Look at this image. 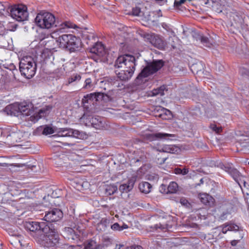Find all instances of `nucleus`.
I'll return each instance as SVG.
<instances>
[{
	"label": "nucleus",
	"instance_id": "2eb2a0df",
	"mask_svg": "<svg viewBox=\"0 0 249 249\" xmlns=\"http://www.w3.org/2000/svg\"><path fill=\"white\" fill-rule=\"evenodd\" d=\"M136 180V177H133L129 178L126 183L120 185L119 191L122 193H127L132 190Z\"/></svg>",
	"mask_w": 249,
	"mask_h": 249
},
{
	"label": "nucleus",
	"instance_id": "7c9ffc66",
	"mask_svg": "<svg viewBox=\"0 0 249 249\" xmlns=\"http://www.w3.org/2000/svg\"><path fill=\"white\" fill-rule=\"evenodd\" d=\"M107 219H102L97 225V229L99 231H105L108 223Z\"/></svg>",
	"mask_w": 249,
	"mask_h": 249
},
{
	"label": "nucleus",
	"instance_id": "a211bd4d",
	"mask_svg": "<svg viewBox=\"0 0 249 249\" xmlns=\"http://www.w3.org/2000/svg\"><path fill=\"white\" fill-rule=\"evenodd\" d=\"M150 42L159 49L162 50L165 48L166 44L164 41L159 36H154L151 37Z\"/></svg>",
	"mask_w": 249,
	"mask_h": 249
},
{
	"label": "nucleus",
	"instance_id": "c03bdc74",
	"mask_svg": "<svg viewBox=\"0 0 249 249\" xmlns=\"http://www.w3.org/2000/svg\"><path fill=\"white\" fill-rule=\"evenodd\" d=\"M186 0H175L174 2V6L178 8L179 6H180L182 4H183Z\"/></svg>",
	"mask_w": 249,
	"mask_h": 249
},
{
	"label": "nucleus",
	"instance_id": "72a5a7b5",
	"mask_svg": "<svg viewBox=\"0 0 249 249\" xmlns=\"http://www.w3.org/2000/svg\"><path fill=\"white\" fill-rule=\"evenodd\" d=\"M93 87L92 80L90 78H87L85 81L84 85L82 89H90Z\"/></svg>",
	"mask_w": 249,
	"mask_h": 249
},
{
	"label": "nucleus",
	"instance_id": "412c9836",
	"mask_svg": "<svg viewBox=\"0 0 249 249\" xmlns=\"http://www.w3.org/2000/svg\"><path fill=\"white\" fill-rule=\"evenodd\" d=\"M158 150L160 152L175 153L178 152V147L174 145H164L160 148Z\"/></svg>",
	"mask_w": 249,
	"mask_h": 249
},
{
	"label": "nucleus",
	"instance_id": "1a4fd4ad",
	"mask_svg": "<svg viewBox=\"0 0 249 249\" xmlns=\"http://www.w3.org/2000/svg\"><path fill=\"white\" fill-rule=\"evenodd\" d=\"M81 121L83 122L87 126L91 125L97 129L106 128L107 124L106 119L98 116L84 115L81 118Z\"/></svg>",
	"mask_w": 249,
	"mask_h": 249
},
{
	"label": "nucleus",
	"instance_id": "a18cd8bd",
	"mask_svg": "<svg viewBox=\"0 0 249 249\" xmlns=\"http://www.w3.org/2000/svg\"><path fill=\"white\" fill-rule=\"evenodd\" d=\"M241 184H243L244 187L247 188L249 190V192H247V194L249 195V183L244 180H241Z\"/></svg>",
	"mask_w": 249,
	"mask_h": 249
},
{
	"label": "nucleus",
	"instance_id": "13d9d810",
	"mask_svg": "<svg viewBox=\"0 0 249 249\" xmlns=\"http://www.w3.org/2000/svg\"><path fill=\"white\" fill-rule=\"evenodd\" d=\"M163 111H165V113H166V112H168V113H170V110H167V109H163Z\"/></svg>",
	"mask_w": 249,
	"mask_h": 249
},
{
	"label": "nucleus",
	"instance_id": "a878e982",
	"mask_svg": "<svg viewBox=\"0 0 249 249\" xmlns=\"http://www.w3.org/2000/svg\"><path fill=\"white\" fill-rule=\"evenodd\" d=\"M45 114L46 111L45 110L41 109L37 113H35L33 115L31 116L29 118V120L34 123H36L39 119L41 118L42 117H44L45 115Z\"/></svg>",
	"mask_w": 249,
	"mask_h": 249
},
{
	"label": "nucleus",
	"instance_id": "4c0bfd02",
	"mask_svg": "<svg viewBox=\"0 0 249 249\" xmlns=\"http://www.w3.org/2000/svg\"><path fill=\"white\" fill-rule=\"evenodd\" d=\"M179 202L182 206L190 208L191 206V204L189 202L188 200L184 197H182L180 199Z\"/></svg>",
	"mask_w": 249,
	"mask_h": 249
},
{
	"label": "nucleus",
	"instance_id": "e2e57ef3",
	"mask_svg": "<svg viewBox=\"0 0 249 249\" xmlns=\"http://www.w3.org/2000/svg\"><path fill=\"white\" fill-rule=\"evenodd\" d=\"M79 227H78L77 228H76V230H78L79 232H81L80 230H79Z\"/></svg>",
	"mask_w": 249,
	"mask_h": 249
},
{
	"label": "nucleus",
	"instance_id": "69168bd1",
	"mask_svg": "<svg viewBox=\"0 0 249 249\" xmlns=\"http://www.w3.org/2000/svg\"><path fill=\"white\" fill-rule=\"evenodd\" d=\"M172 46L173 48H174H174H175V47H175V46H174V45H172Z\"/></svg>",
	"mask_w": 249,
	"mask_h": 249
},
{
	"label": "nucleus",
	"instance_id": "de8ad7c7",
	"mask_svg": "<svg viewBox=\"0 0 249 249\" xmlns=\"http://www.w3.org/2000/svg\"><path fill=\"white\" fill-rule=\"evenodd\" d=\"M17 134L16 133H12L10 135H9L8 137L10 138H12L13 141H15L17 142V140L16 139L17 137Z\"/></svg>",
	"mask_w": 249,
	"mask_h": 249
},
{
	"label": "nucleus",
	"instance_id": "f3484780",
	"mask_svg": "<svg viewBox=\"0 0 249 249\" xmlns=\"http://www.w3.org/2000/svg\"><path fill=\"white\" fill-rule=\"evenodd\" d=\"M90 52L102 57L105 54V48L101 42H97L90 49Z\"/></svg>",
	"mask_w": 249,
	"mask_h": 249
},
{
	"label": "nucleus",
	"instance_id": "052dcab7",
	"mask_svg": "<svg viewBox=\"0 0 249 249\" xmlns=\"http://www.w3.org/2000/svg\"><path fill=\"white\" fill-rule=\"evenodd\" d=\"M200 184H198V185H200V184H202L203 183V178H201L200 180Z\"/></svg>",
	"mask_w": 249,
	"mask_h": 249
},
{
	"label": "nucleus",
	"instance_id": "79ce46f5",
	"mask_svg": "<svg viewBox=\"0 0 249 249\" xmlns=\"http://www.w3.org/2000/svg\"><path fill=\"white\" fill-rule=\"evenodd\" d=\"M96 94L95 96V101H98L99 100H102L103 99L104 97V94L103 93L101 92H95Z\"/></svg>",
	"mask_w": 249,
	"mask_h": 249
},
{
	"label": "nucleus",
	"instance_id": "0e129e2a",
	"mask_svg": "<svg viewBox=\"0 0 249 249\" xmlns=\"http://www.w3.org/2000/svg\"><path fill=\"white\" fill-rule=\"evenodd\" d=\"M201 65V66H200V70H196V72H197L199 71V70H200V71L201 70V68L202 67V65Z\"/></svg>",
	"mask_w": 249,
	"mask_h": 249
},
{
	"label": "nucleus",
	"instance_id": "dca6fc26",
	"mask_svg": "<svg viewBox=\"0 0 249 249\" xmlns=\"http://www.w3.org/2000/svg\"><path fill=\"white\" fill-rule=\"evenodd\" d=\"M134 72L131 70L124 69L121 71L118 72L116 71L117 77L122 81H126L129 80L133 75Z\"/></svg>",
	"mask_w": 249,
	"mask_h": 249
},
{
	"label": "nucleus",
	"instance_id": "58836bf2",
	"mask_svg": "<svg viewBox=\"0 0 249 249\" xmlns=\"http://www.w3.org/2000/svg\"><path fill=\"white\" fill-rule=\"evenodd\" d=\"M141 12V8L138 7L133 8L132 10V13L133 16H139Z\"/></svg>",
	"mask_w": 249,
	"mask_h": 249
},
{
	"label": "nucleus",
	"instance_id": "f03ea898",
	"mask_svg": "<svg viewBox=\"0 0 249 249\" xmlns=\"http://www.w3.org/2000/svg\"><path fill=\"white\" fill-rule=\"evenodd\" d=\"M48 226L49 231L47 232H43L36 241L44 247H53L59 242V236L56 227L57 225L50 223Z\"/></svg>",
	"mask_w": 249,
	"mask_h": 249
},
{
	"label": "nucleus",
	"instance_id": "c85d7f7f",
	"mask_svg": "<svg viewBox=\"0 0 249 249\" xmlns=\"http://www.w3.org/2000/svg\"><path fill=\"white\" fill-rule=\"evenodd\" d=\"M84 246V249H95L97 247L96 243L92 240L85 242Z\"/></svg>",
	"mask_w": 249,
	"mask_h": 249
},
{
	"label": "nucleus",
	"instance_id": "864d4df0",
	"mask_svg": "<svg viewBox=\"0 0 249 249\" xmlns=\"http://www.w3.org/2000/svg\"><path fill=\"white\" fill-rule=\"evenodd\" d=\"M128 228V226H127V225H126L124 223H123L122 226H121V230L123 231V230L127 229Z\"/></svg>",
	"mask_w": 249,
	"mask_h": 249
},
{
	"label": "nucleus",
	"instance_id": "37998d69",
	"mask_svg": "<svg viewBox=\"0 0 249 249\" xmlns=\"http://www.w3.org/2000/svg\"><path fill=\"white\" fill-rule=\"evenodd\" d=\"M111 228L113 230L119 231H122V230H121V226L118 223H115L114 224H113L111 226Z\"/></svg>",
	"mask_w": 249,
	"mask_h": 249
},
{
	"label": "nucleus",
	"instance_id": "6ab92c4d",
	"mask_svg": "<svg viewBox=\"0 0 249 249\" xmlns=\"http://www.w3.org/2000/svg\"><path fill=\"white\" fill-rule=\"evenodd\" d=\"M166 185L162 184L160 186L161 189H164L163 192L166 194L176 193L178 189V184L174 181L171 182L168 186L167 189H165Z\"/></svg>",
	"mask_w": 249,
	"mask_h": 249
},
{
	"label": "nucleus",
	"instance_id": "bb28decb",
	"mask_svg": "<svg viewBox=\"0 0 249 249\" xmlns=\"http://www.w3.org/2000/svg\"><path fill=\"white\" fill-rule=\"evenodd\" d=\"M196 215L200 219H206L208 215V210L206 208H201L197 210Z\"/></svg>",
	"mask_w": 249,
	"mask_h": 249
},
{
	"label": "nucleus",
	"instance_id": "c756f323",
	"mask_svg": "<svg viewBox=\"0 0 249 249\" xmlns=\"http://www.w3.org/2000/svg\"><path fill=\"white\" fill-rule=\"evenodd\" d=\"M118 190L117 187L115 185L107 186L106 189V193L107 195L111 196L115 193Z\"/></svg>",
	"mask_w": 249,
	"mask_h": 249
},
{
	"label": "nucleus",
	"instance_id": "6e6552de",
	"mask_svg": "<svg viewBox=\"0 0 249 249\" xmlns=\"http://www.w3.org/2000/svg\"><path fill=\"white\" fill-rule=\"evenodd\" d=\"M135 61V57L133 55L128 54L121 55L116 60L114 67L117 68L126 69L134 72L136 66Z\"/></svg>",
	"mask_w": 249,
	"mask_h": 249
},
{
	"label": "nucleus",
	"instance_id": "8fccbe9b",
	"mask_svg": "<svg viewBox=\"0 0 249 249\" xmlns=\"http://www.w3.org/2000/svg\"><path fill=\"white\" fill-rule=\"evenodd\" d=\"M63 144L64 146H69V147H72L75 145V143H69V142H63Z\"/></svg>",
	"mask_w": 249,
	"mask_h": 249
},
{
	"label": "nucleus",
	"instance_id": "f8f14e48",
	"mask_svg": "<svg viewBox=\"0 0 249 249\" xmlns=\"http://www.w3.org/2000/svg\"><path fill=\"white\" fill-rule=\"evenodd\" d=\"M63 217L62 211L59 209L54 208L46 213L44 219L47 224H52V222L60 220Z\"/></svg>",
	"mask_w": 249,
	"mask_h": 249
},
{
	"label": "nucleus",
	"instance_id": "cd10ccee",
	"mask_svg": "<svg viewBox=\"0 0 249 249\" xmlns=\"http://www.w3.org/2000/svg\"><path fill=\"white\" fill-rule=\"evenodd\" d=\"M81 78V76L80 74L77 73H74L68 79V84L66 85H68L72 84L73 82H77L80 81Z\"/></svg>",
	"mask_w": 249,
	"mask_h": 249
},
{
	"label": "nucleus",
	"instance_id": "423d86ee",
	"mask_svg": "<svg viewBox=\"0 0 249 249\" xmlns=\"http://www.w3.org/2000/svg\"><path fill=\"white\" fill-rule=\"evenodd\" d=\"M36 64L31 57H26L19 62V71L21 75L30 79L33 77L36 72Z\"/></svg>",
	"mask_w": 249,
	"mask_h": 249
},
{
	"label": "nucleus",
	"instance_id": "c9c22d12",
	"mask_svg": "<svg viewBox=\"0 0 249 249\" xmlns=\"http://www.w3.org/2000/svg\"><path fill=\"white\" fill-rule=\"evenodd\" d=\"M188 169L186 168H183L181 169L179 168H176L175 169L174 172L176 174L180 175L181 174L182 175H185L188 173Z\"/></svg>",
	"mask_w": 249,
	"mask_h": 249
},
{
	"label": "nucleus",
	"instance_id": "49530a36",
	"mask_svg": "<svg viewBox=\"0 0 249 249\" xmlns=\"http://www.w3.org/2000/svg\"><path fill=\"white\" fill-rule=\"evenodd\" d=\"M127 249H143L142 246L136 245L127 247Z\"/></svg>",
	"mask_w": 249,
	"mask_h": 249
},
{
	"label": "nucleus",
	"instance_id": "a19ab883",
	"mask_svg": "<svg viewBox=\"0 0 249 249\" xmlns=\"http://www.w3.org/2000/svg\"><path fill=\"white\" fill-rule=\"evenodd\" d=\"M44 129V126H40L38 127L36 130L35 131V133L36 135H41L43 134L44 131H43V129Z\"/></svg>",
	"mask_w": 249,
	"mask_h": 249
},
{
	"label": "nucleus",
	"instance_id": "5701e85b",
	"mask_svg": "<svg viewBox=\"0 0 249 249\" xmlns=\"http://www.w3.org/2000/svg\"><path fill=\"white\" fill-rule=\"evenodd\" d=\"M201 202L206 205L211 206L213 204V198L210 195L203 194L200 195Z\"/></svg>",
	"mask_w": 249,
	"mask_h": 249
},
{
	"label": "nucleus",
	"instance_id": "f257e3e1",
	"mask_svg": "<svg viewBox=\"0 0 249 249\" xmlns=\"http://www.w3.org/2000/svg\"><path fill=\"white\" fill-rule=\"evenodd\" d=\"M35 22L37 26L42 29H50L57 27L56 32H62L65 28H75V25L69 21H65L60 24H56L55 17L51 13L41 11L35 18Z\"/></svg>",
	"mask_w": 249,
	"mask_h": 249
},
{
	"label": "nucleus",
	"instance_id": "2f4dec72",
	"mask_svg": "<svg viewBox=\"0 0 249 249\" xmlns=\"http://www.w3.org/2000/svg\"><path fill=\"white\" fill-rule=\"evenodd\" d=\"M95 93H91L84 96L83 101L85 103H89V101H95Z\"/></svg>",
	"mask_w": 249,
	"mask_h": 249
},
{
	"label": "nucleus",
	"instance_id": "4d7b16f0",
	"mask_svg": "<svg viewBox=\"0 0 249 249\" xmlns=\"http://www.w3.org/2000/svg\"><path fill=\"white\" fill-rule=\"evenodd\" d=\"M13 67L15 68V69H14V71H13V74H14V76H15V73L14 71H16V72H18V70H17V69H15V66H14Z\"/></svg>",
	"mask_w": 249,
	"mask_h": 249
},
{
	"label": "nucleus",
	"instance_id": "39448f33",
	"mask_svg": "<svg viewBox=\"0 0 249 249\" xmlns=\"http://www.w3.org/2000/svg\"><path fill=\"white\" fill-rule=\"evenodd\" d=\"M48 225L45 222L26 221L24 223V227L37 240L43 232L49 231Z\"/></svg>",
	"mask_w": 249,
	"mask_h": 249
},
{
	"label": "nucleus",
	"instance_id": "20e7f679",
	"mask_svg": "<svg viewBox=\"0 0 249 249\" xmlns=\"http://www.w3.org/2000/svg\"><path fill=\"white\" fill-rule=\"evenodd\" d=\"M56 41L59 42L60 47L67 49L71 52L78 51L82 47L81 39L71 34L60 36Z\"/></svg>",
	"mask_w": 249,
	"mask_h": 249
},
{
	"label": "nucleus",
	"instance_id": "ddd939ff",
	"mask_svg": "<svg viewBox=\"0 0 249 249\" xmlns=\"http://www.w3.org/2000/svg\"><path fill=\"white\" fill-rule=\"evenodd\" d=\"M58 135L59 137H73L78 139L83 137V134L77 130L71 128H61L58 131Z\"/></svg>",
	"mask_w": 249,
	"mask_h": 249
},
{
	"label": "nucleus",
	"instance_id": "0eeeda50",
	"mask_svg": "<svg viewBox=\"0 0 249 249\" xmlns=\"http://www.w3.org/2000/svg\"><path fill=\"white\" fill-rule=\"evenodd\" d=\"M164 65L162 60H153L151 62H146V65L142 70L137 76V79H141L143 77H147L160 70Z\"/></svg>",
	"mask_w": 249,
	"mask_h": 249
},
{
	"label": "nucleus",
	"instance_id": "aec40b11",
	"mask_svg": "<svg viewBox=\"0 0 249 249\" xmlns=\"http://www.w3.org/2000/svg\"><path fill=\"white\" fill-rule=\"evenodd\" d=\"M221 227L222 228V232L224 234L226 233L228 231H237L239 229L238 225L231 223H225Z\"/></svg>",
	"mask_w": 249,
	"mask_h": 249
},
{
	"label": "nucleus",
	"instance_id": "603ef678",
	"mask_svg": "<svg viewBox=\"0 0 249 249\" xmlns=\"http://www.w3.org/2000/svg\"><path fill=\"white\" fill-rule=\"evenodd\" d=\"M227 214V213H223L220 216V219L222 220H224L226 218V215Z\"/></svg>",
	"mask_w": 249,
	"mask_h": 249
},
{
	"label": "nucleus",
	"instance_id": "3c124183",
	"mask_svg": "<svg viewBox=\"0 0 249 249\" xmlns=\"http://www.w3.org/2000/svg\"><path fill=\"white\" fill-rule=\"evenodd\" d=\"M156 229H161L162 230H164V229H166V228L164 227V226H162L160 224L159 225L157 224L156 225Z\"/></svg>",
	"mask_w": 249,
	"mask_h": 249
},
{
	"label": "nucleus",
	"instance_id": "338daca9",
	"mask_svg": "<svg viewBox=\"0 0 249 249\" xmlns=\"http://www.w3.org/2000/svg\"><path fill=\"white\" fill-rule=\"evenodd\" d=\"M249 165V163H248Z\"/></svg>",
	"mask_w": 249,
	"mask_h": 249
},
{
	"label": "nucleus",
	"instance_id": "bf43d9fd",
	"mask_svg": "<svg viewBox=\"0 0 249 249\" xmlns=\"http://www.w3.org/2000/svg\"><path fill=\"white\" fill-rule=\"evenodd\" d=\"M144 78V77H143V78ZM142 79H143V78H142V79H139V80H138V79H137V78H136V81H137V82H138L140 81L141 80H142V81H141V82H142Z\"/></svg>",
	"mask_w": 249,
	"mask_h": 249
},
{
	"label": "nucleus",
	"instance_id": "9b49d317",
	"mask_svg": "<svg viewBox=\"0 0 249 249\" xmlns=\"http://www.w3.org/2000/svg\"><path fill=\"white\" fill-rule=\"evenodd\" d=\"M216 165L228 172L238 183L241 188L243 190L241 183V180H243V179L241 178L239 172L234 168L232 164L229 163L224 164L221 162H217Z\"/></svg>",
	"mask_w": 249,
	"mask_h": 249
},
{
	"label": "nucleus",
	"instance_id": "9d476101",
	"mask_svg": "<svg viewBox=\"0 0 249 249\" xmlns=\"http://www.w3.org/2000/svg\"><path fill=\"white\" fill-rule=\"evenodd\" d=\"M11 17L18 21H23L27 19L28 13L27 8L23 5L14 6L10 9Z\"/></svg>",
	"mask_w": 249,
	"mask_h": 249
},
{
	"label": "nucleus",
	"instance_id": "b1692460",
	"mask_svg": "<svg viewBox=\"0 0 249 249\" xmlns=\"http://www.w3.org/2000/svg\"><path fill=\"white\" fill-rule=\"evenodd\" d=\"M152 185L148 182H142L139 184V189L140 191L144 194H148L150 192Z\"/></svg>",
	"mask_w": 249,
	"mask_h": 249
},
{
	"label": "nucleus",
	"instance_id": "4468645a",
	"mask_svg": "<svg viewBox=\"0 0 249 249\" xmlns=\"http://www.w3.org/2000/svg\"><path fill=\"white\" fill-rule=\"evenodd\" d=\"M174 134L165 133L158 132L152 134H145V138L147 140L153 141L156 140H169L170 137H175Z\"/></svg>",
	"mask_w": 249,
	"mask_h": 249
},
{
	"label": "nucleus",
	"instance_id": "09e8293b",
	"mask_svg": "<svg viewBox=\"0 0 249 249\" xmlns=\"http://www.w3.org/2000/svg\"><path fill=\"white\" fill-rule=\"evenodd\" d=\"M5 6L3 4L2 2L0 1V13L2 14L4 11Z\"/></svg>",
	"mask_w": 249,
	"mask_h": 249
},
{
	"label": "nucleus",
	"instance_id": "680f3d73",
	"mask_svg": "<svg viewBox=\"0 0 249 249\" xmlns=\"http://www.w3.org/2000/svg\"><path fill=\"white\" fill-rule=\"evenodd\" d=\"M180 248H181V249H188L187 248L184 247H181Z\"/></svg>",
	"mask_w": 249,
	"mask_h": 249
},
{
	"label": "nucleus",
	"instance_id": "7ed1b4c3",
	"mask_svg": "<svg viewBox=\"0 0 249 249\" xmlns=\"http://www.w3.org/2000/svg\"><path fill=\"white\" fill-rule=\"evenodd\" d=\"M34 106L31 102H22L20 104L14 103L7 106L5 111L8 115L15 116H26L31 115L33 112Z\"/></svg>",
	"mask_w": 249,
	"mask_h": 249
},
{
	"label": "nucleus",
	"instance_id": "473e14b6",
	"mask_svg": "<svg viewBox=\"0 0 249 249\" xmlns=\"http://www.w3.org/2000/svg\"><path fill=\"white\" fill-rule=\"evenodd\" d=\"M165 89L164 86H161L157 89L153 90L152 93L153 95H163L164 94V91Z\"/></svg>",
	"mask_w": 249,
	"mask_h": 249
},
{
	"label": "nucleus",
	"instance_id": "f704fd0d",
	"mask_svg": "<svg viewBox=\"0 0 249 249\" xmlns=\"http://www.w3.org/2000/svg\"><path fill=\"white\" fill-rule=\"evenodd\" d=\"M240 145L243 150H249V138L247 139L240 140Z\"/></svg>",
	"mask_w": 249,
	"mask_h": 249
},
{
	"label": "nucleus",
	"instance_id": "6e6d98bb",
	"mask_svg": "<svg viewBox=\"0 0 249 249\" xmlns=\"http://www.w3.org/2000/svg\"><path fill=\"white\" fill-rule=\"evenodd\" d=\"M197 66V64L192 65V66H191L192 71L196 70V69H197V67H196Z\"/></svg>",
	"mask_w": 249,
	"mask_h": 249
},
{
	"label": "nucleus",
	"instance_id": "ea45409f",
	"mask_svg": "<svg viewBox=\"0 0 249 249\" xmlns=\"http://www.w3.org/2000/svg\"><path fill=\"white\" fill-rule=\"evenodd\" d=\"M211 128L217 133H219L222 131V128L221 127H217L214 124H212L211 125Z\"/></svg>",
	"mask_w": 249,
	"mask_h": 249
},
{
	"label": "nucleus",
	"instance_id": "393cba45",
	"mask_svg": "<svg viewBox=\"0 0 249 249\" xmlns=\"http://www.w3.org/2000/svg\"><path fill=\"white\" fill-rule=\"evenodd\" d=\"M196 36V39L200 40L204 46L210 48L212 45V42H211L210 39L207 36L200 34H197Z\"/></svg>",
	"mask_w": 249,
	"mask_h": 249
},
{
	"label": "nucleus",
	"instance_id": "e433bc0d",
	"mask_svg": "<svg viewBox=\"0 0 249 249\" xmlns=\"http://www.w3.org/2000/svg\"><path fill=\"white\" fill-rule=\"evenodd\" d=\"M43 135L51 134L54 133V131L52 127L49 126H44V129H43Z\"/></svg>",
	"mask_w": 249,
	"mask_h": 249
},
{
	"label": "nucleus",
	"instance_id": "4be33fe9",
	"mask_svg": "<svg viewBox=\"0 0 249 249\" xmlns=\"http://www.w3.org/2000/svg\"><path fill=\"white\" fill-rule=\"evenodd\" d=\"M64 231L66 234L68 236L67 238L69 239L71 238L72 240L77 239L79 237V235L77 232L75 231L74 229L69 227H66L64 229Z\"/></svg>",
	"mask_w": 249,
	"mask_h": 249
},
{
	"label": "nucleus",
	"instance_id": "5fc2aeb1",
	"mask_svg": "<svg viewBox=\"0 0 249 249\" xmlns=\"http://www.w3.org/2000/svg\"><path fill=\"white\" fill-rule=\"evenodd\" d=\"M239 240H233L232 241H231V245L232 246H235L236 245V244H237V243L238 242Z\"/></svg>",
	"mask_w": 249,
	"mask_h": 249
}]
</instances>
